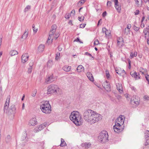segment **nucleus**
Returning a JSON list of instances; mask_svg holds the SVG:
<instances>
[{"instance_id": "1", "label": "nucleus", "mask_w": 149, "mask_h": 149, "mask_svg": "<svg viewBox=\"0 0 149 149\" xmlns=\"http://www.w3.org/2000/svg\"><path fill=\"white\" fill-rule=\"evenodd\" d=\"M83 117L86 121L91 124H93L102 119L101 115L90 109L84 111Z\"/></svg>"}, {"instance_id": "2", "label": "nucleus", "mask_w": 149, "mask_h": 149, "mask_svg": "<svg viewBox=\"0 0 149 149\" xmlns=\"http://www.w3.org/2000/svg\"><path fill=\"white\" fill-rule=\"evenodd\" d=\"M70 118L76 125H81V116L78 111H75L72 112L70 116Z\"/></svg>"}, {"instance_id": "3", "label": "nucleus", "mask_w": 149, "mask_h": 149, "mask_svg": "<svg viewBox=\"0 0 149 149\" xmlns=\"http://www.w3.org/2000/svg\"><path fill=\"white\" fill-rule=\"evenodd\" d=\"M61 89L59 86L56 85L52 84L49 85L47 87V94H51L54 93L55 94H60Z\"/></svg>"}, {"instance_id": "4", "label": "nucleus", "mask_w": 149, "mask_h": 149, "mask_svg": "<svg viewBox=\"0 0 149 149\" xmlns=\"http://www.w3.org/2000/svg\"><path fill=\"white\" fill-rule=\"evenodd\" d=\"M40 108L42 112L45 113H50L51 111V107L49 102L45 101L40 105Z\"/></svg>"}, {"instance_id": "5", "label": "nucleus", "mask_w": 149, "mask_h": 149, "mask_svg": "<svg viewBox=\"0 0 149 149\" xmlns=\"http://www.w3.org/2000/svg\"><path fill=\"white\" fill-rule=\"evenodd\" d=\"M108 135L106 131H103L100 132L98 137L99 141L102 143H105L109 140Z\"/></svg>"}, {"instance_id": "6", "label": "nucleus", "mask_w": 149, "mask_h": 149, "mask_svg": "<svg viewBox=\"0 0 149 149\" xmlns=\"http://www.w3.org/2000/svg\"><path fill=\"white\" fill-rule=\"evenodd\" d=\"M47 125V123H44L42 124H41L35 127L33 130V132H34L37 133L41 131L46 127Z\"/></svg>"}, {"instance_id": "7", "label": "nucleus", "mask_w": 149, "mask_h": 149, "mask_svg": "<svg viewBox=\"0 0 149 149\" xmlns=\"http://www.w3.org/2000/svg\"><path fill=\"white\" fill-rule=\"evenodd\" d=\"M123 116H120L116 120L115 124L117 125H119L123 126V125L124 123V120L123 118Z\"/></svg>"}, {"instance_id": "8", "label": "nucleus", "mask_w": 149, "mask_h": 149, "mask_svg": "<svg viewBox=\"0 0 149 149\" xmlns=\"http://www.w3.org/2000/svg\"><path fill=\"white\" fill-rule=\"evenodd\" d=\"M140 101V98L139 97L136 95H134L131 98V102L132 104L133 103L137 105L139 104Z\"/></svg>"}, {"instance_id": "9", "label": "nucleus", "mask_w": 149, "mask_h": 149, "mask_svg": "<svg viewBox=\"0 0 149 149\" xmlns=\"http://www.w3.org/2000/svg\"><path fill=\"white\" fill-rule=\"evenodd\" d=\"M123 126L115 124L113 127V130L116 132L119 133L122 131L124 128Z\"/></svg>"}, {"instance_id": "10", "label": "nucleus", "mask_w": 149, "mask_h": 149, "mask_svg": "<svg viewBox=\"0 0 149 149\" xmlns=\"http://www.w3.org/2000/svg\"><path fill=\"white\" fill-rule=\"evenodd\" d=\"M145 138L146 140L145 145L147 146L149 144V131H146L145 133Z\"/></svg>"}, {"instance_id": "11", "label": "nucleus", "mask_w": 149, "mask_h": 149, "mask_svg": "<svg viewBox=\"0 0 149 149\" xmlns=\"http://www.w3.org/2000/svg\"><path fill=\"white\" fill-rule=\"evenodd\" d=\"M10 100V97L9 96L6 99V102L4 105V112H5L6 111H7L9 107Z\"/></svg>"}, {"instance_id": "12", "label": "nucleus", "mask_w": 149, "mask_h": 149, "mask_svg": "<svg viewBox=\"0 0 149 149\" xmlns=\"http://www.w3.org/2000/svg\"><path fill=\"white\" fill-rule=\"evenodd\" d=\"M16 108L15 105H12L8 109V112L10 113L15 114L16 113Z\"/></svg>"}, {"instance_id": "13", "label": "nucleus", "mask_w": 149, "mask_h": 149, "mask_svg": "<svg viewBox=\"0 0 149 149\" xmlns=\"http://www.w3.org/2000/svg\"><path fill=\"white\" fill-rule=\"evenodd\" d=\"M104 87L106 91L107 92L110 91H111L110 86L109 82L107 81H106L104 83Z\"/></svg>"}, {"instance_id": "14", "label": "nucleus", "mask_w": 149, "mask_h": 149, "mask_svg": "<svg viewBox=\"0 0 149 149\" xmlns=\"http://www.w3.org/2000/svg\"><path fill=\"white\" fill-rule=\"evenodd\" d=\"M54 80L53 74L50 75L45 79V82L47 84L50 83Z\"/></svg>"}, {"instance_id": "15", "label": "nucleus", "mask_w": 149, "mask_h": 149, "mask_svg": "<svg viewBox=\"0 0 149 149\" xmlns=\"http://www.w3.org/2000/svg\"><path fill=\"white\" fill-rule=\"evenodd\" d=\"M37 123L36 119L33 118L29 120L28 124L30 126H34L37 124Z\"/></svg>"}, {"instance_id": "16", "label": "nucleus", "mask_w": 149, "mask_h": 149, "mask_svg": "<svg viewBox=\"0 0 149 149\" xmlns=\"http://www.w3.org/2000/svg\"><path fill=\"white\" fill-rule=\"evenodd\" d=\"M115 3V7L118 12H120L121 10L120 5L119 4L118 0H116L114 1Z\"/></svg>"}, {"instance_id": "17", "label": "nucleus", "mask_w": 149, "mask_h": 149, "mask_svg": "<svg viewBox=\"0 0 149 149\" xmlns=\"http://www.w3.org/2000/svg\"><path fill=\"white\" fill-rule=\"evenodd\" d=\"M29 56L27 53H25L23 54L22 56V61L23 63H25L28 59Z\"/></svg>"}, {"instance_id": "18", "label": "nucleus", "mask_w": 149, "mask_h": 149, "mask_svg": "<svg viewBox=\"0 0 149 149\" xmlns=\"http://www.w3.org/2000/svg\"><path fill=\"white\" fill-rule=\"evenodd\" d=\"M130 74L133 77H134L135 79H138L140 78L139 73H137L136 72H134L133 73L131 72Z\"/></svg>"}, {"instance_id": "19", "label": "nucleus", "mask_w": 149, "mask_h": 149, "mask_svg": "<svg viewBox=\"0 0 149 149\" xmlns=\"http://www.w3.org/2000/svg\"><path fill=\"white\" fill-rule=\"evenodd\" d=\"M86 75L88 79L91 81H94V78L92 73L90 72H88Z\"/></svg>"}, {"instance_id": "20", "label": "nucleus", "mask_w": 149, "mask_h": 149, "mask_svg": "<svg viewBox=\"0 0 149 149\" xmlns=\"http://www.w3.org/2000/svg\"><path fill=\"white\" fill-rule=\"evenodd\" d=\"M117 89L120 93L123 92V87L121 84H116Z\"/></svg>"}, {"instance_id": "21", "label": "nucleus", "mask_w": 149, "mask_h": 149, "mask_svg": "<svg viewBox=\"0 0 149 149\" xmlns=\"http://www.w3.org/2000/svg\"><path fill=\"white\" fill-rule=\"evenodd\" d=\"M28 29L25 30L24 33L21 37L22 38L25 39L27 38L28 33Z\"/></svg>"}, {"instance_id": "22", "label": "nucleus", "mask_w": 149, "mask_h": 149, "mask_svg": "<svg viewBox=\"0 0 149 149\" xmlns=\"http://www.w3.org/2000/svg\"><path fill=\"white\" fill-rule=\"evenodd\" d=\"M44 47H45L44 45H42V44H40L39 46L38 47V51L39 52H42L44 50Z\"/></svg>"}, {"instance_id": "23", "label": "nucleus", "mask_w": 149, "mask_h": 149, "mask_svg": "<svg viewBox=\"0 0 149 149\" xmlns=\"http://www.w3.org/2000/svg\"><path fill=\"white\" fill-rule=\"evenodd\" d=\"M71 66L66 65L63 67V69L66 72H69L71 70Z\"/></svg>"}, {"instance_id": "24", "label": "nucleus", "mask_w": 149, "mask_h": 149, "mask_svg": "<svg viewBox=\"0 0 149 149\" xmlns=\"http://www.w3.org/2000/svg\"><path fill=\"white\" fill-rule=\"evenodd\" d=\"M84 70V67L81 65H79L77 69V70L78 72H81Z\"/></svg>"}, {"instance_id": "25", "label": "nucleus", "mask_w": 149, "mask_h": 149, "mask_svg": "<svg viewBox=\"0 0 149 149\" xmlns=\"http://www.w3.org/2000/svg\"><path fill=\"white\" fill-rule=\"evenodd\" d=\"M91 145V143H85L81 144V146L83 147H85V148H89Z\"/></svg>"}, {"instance_id": "26", "label": "nucleus", "mask_w": 149, "mask_h": 149, "mask_svg": "<svg viewBox=\"0 0 149 149\" xmlns=\"http://www.w3.org/2000/svg\"><path fill=\"white\" fill-rule=\"evenodd\" d=\"M11 56H13L18 54V52L15 50H13L11 51L10 53Z\"/></svg>"}, {"instance_id": "27", "label": "nucleus", "mask_w": 149, "mask_h": 149, "mask_svg": "<svg viewBox=\"0 0 149 149\" xmlns=\"http://www.w3.org/2000/svg\"><path fill=\"white\" fill-rule=\"evenodd\" d=\"M66 145V144L65 141L64 140L62 139H61V143L60 145V146L61 147L65 146Z\"/></svg>"}, {"instance_id": "28", "label": "nucleus", "mask_w": 149, "mask_h": 149, "mask_svg": "<svg viewBox=\"0 0 149 149\" xmlns=\"http://www.w3.org/2000/svg\"><path fill=\"white\" fill-rule=\"evenodd\" d=\"M137 53L136 52H134V53L131 52L130 53V58L131 59L133 58L134 57H136L137 55Z\"/></svg>"}, {"instance_id": "29", "label": "nucleus", "mask_w": 149, "mask_h": 149, "mask_svg": "<svg viewBox=\"0 0 149 149\" xmlns=\"http://www.w3.org/2000/svg\"><path fill=\"white\" fill-rule=\"evenodd\" d=\"M53 61L52 60H49L47 63V67L50 68L53 65Z\"/></svg>"}, {"instance_id": "30", "label": "nucleus", "mask_w": 149, "mask_h": 149, "mask_svg": "<svg viewBox=\"0 0 149 149\" xmlns=\"http://www.w3.org/2000/svg\"><path fill=\"white\" fill-rule=\"evenodd\" d=\"M56 26L55 24L53 25L52 26V29L51 31H53V33L55 32L56 31Z\"/></svg>"}, {"instance_id": "31", "label": "nucleus", "mask_w": 149, "mask_h": 149, "mask_svg": "<svg viewBox=\"0 0 149 149\" xmlns=\"http://www.w3.org/2000/svg\"><path fill=\"white\" fill-rule=\"evenodd\" d=\"M117 43L119 42H124V41L123 38L122 37H119L117 38Z\"/></svg>"}, {"instance_id": "32", "label": "nucleus", "mask_w": 149, "mask_h": 149, "mask_svg": "<svg viewBox=\"0 0 149 149\" xmlns=\"http://www.w3.org/2000/svg\"><path fill=\"white\" fill-rule=\"evenodd\" d=\"M105 36L107 38H109L110 36V31L109 30H107L105 33Z\"/></svg>"}, {"instance_id": "33", "label": "nucleus", "mask_w": 149, "mask_h": 149, "mask_svg": "<svg viewBox=\"0 0 149 149\" xmlns=\"http://www.w3.org/2000/svg\"><path fill=\"white\" fill-rule=\"evenodd\" d=\"M11 139V137L9 135H8L7 136V137L6 138V141L7 143L8 142L10 141Z\"/></svg>"}, {"instance_id": "34", "label": "nucleus", "mask_w": 149, "mask_h": 149, "mask_svg": "<svg viewBox=\"0 0 149 149\" xmlns=\"http://www.w3.org/2000/svg\"><path fill=\"white\" fill-rule=\"evenodd\" d=\"M27 134L26 132V131H24V136H23L22 137V141L24 140L26 138L27 136Z\"/></svg>"}, {"instance_id": "35", "label": "nucleus", "mask_w": 149, "mask_h": 149, "mask_svg": "<svg viewBox=\"0 0 149 149\" xmlns=\"http://www.w3.org/2000/svg\"><path fill=\"white\" fill-rule=\"evenodd\" d=\"M85 55H86L89 56H90L91 57V58H90V59L93 60V57L92 56L91 54L88 52H86L85 54Z\"/></svg>"}, {"instance_id": "36", "label": "nucleus", "mask_w": 149, "mask_h": 149, "mask_svg": "<svg viewBox=\"0 0 149 149\" xmlns=\"http://www.w3.org/2000/svg\"><path fill=\"white\" fill-rule=\"evenodd\" d=\"M31 7V6L29 5L27 6L24 9V12H26L27 11L29 10L30 9Z\"/></svg>"}, {"instance_id": "37", "label": "nucleus", "mask_w": 149, "mask_h": 149, "mask_svg": "<svg viewBox=\"0 0 149 149\" xmlns=\"http://www.w3.org/2000/svg\"><path fill=\"white\" fill-rule=\"evenodd\" d=\"M37 92V91L36 89L34 90L32 92V93L31 94V96L33 97H35L36 95Z\"/></svg>"}, {"instance_id": "38", "label": "nucleus", "mask_w": 149, "mask_h": 149, "mask_svg": "<svg viewBox=\"0 0 149 149\" xmlns=\"http://www.w3.org/2000/svg\"><path fill=\"white\" fill-rule=\"evenodd\" d=\"M130 33V30L127 29L125 28L124 30V33L127 35L128 34Z\"/></svg>"}, {"instance_id": "39", "label": "nucleus", "mask_w": 149, "mask_h": 149, "mask_svg": "<svg viewBox=\"0 0 149 149\" xmlns=\"http://www.w3.org/2000/svg\"><path fill=\"white\" fill-rule=\"evenodd\" d=\"M84 17L83 16H82L81 17H78V19L80 22H82L84 19Z\"/></svg>"}, {"instance_id": "40", "label": "nucleus", "mask_w": 149, "mask_h": 149, "mask_svg": "<svg viewBox=\"0 0 149 149\" xmlns=\"http://www.w3.org/2000/svg\"><path fill=\"white\" fill-rule=\"evenodd\" d=\"M60 56V53H57L56 54L55 59L56 60H58Z\"/></svg>"}, {"instance_id": "41", "label": "nucleus", "mask_w": 149, "mask_h": 149, "mask_svg": "<svg viewBox=\"0 0 149 149\" xmlns=\"http://www.w3.org/2000/svg\"><path fill=\"white\" fill-rule=\"evenodd\" d=\"M106 77L107 79H108L109 77L110 76V75L109 74V71L107 70H106Z\"/></svg>"}, {"instance_id": "42", "label": "nucleus", "mask_w": 149, "mask_h": 149, "mask_svg": "<svg viewBox=\"0 0 149 149\" xmlns=\"http://www.w3.org/2000/svg\"><path fill=\"white\" fill-rule=\"evenodd\" d=\"M145 78L148 82V84H149V75L148 74H146L145 75Z\"/></svg>"}, {"instance_id": "43", "label": "nucleus", "mask_w": 149, "mask_h": 149, "mask_svg": "<svg viewBox=\"0 0 149 149\" xmlns=\"http://www.w3.org/2000/svg\"><path fill=\"white\" fill-rule=\"evenodd\" d=\"M133 28L134 29L135 31H138L139 30V28L138 27H137L135 25H134L133 26Z\"/></svg>"}, {"instance_id": "44", "label": "nucleus", "mask_w": 149, "mask_h": 149, "mask_svg": "<svg viewBox=\"0 0 149 149\" xmlns=\"http://www.w3.org/2000/svg\"><path fill=\"white\" fill-rule=\"evenodd\" d=\"M99 40L97 39H96L95 40L94 44L95 45H97L99 44Z\"/></svg>"}, {"instance_id": "45", "label": "nucleus", "mask_w": 149, "mask_h": 149, "mask_svg": "<svg viewBox=\"0 0 149 149\" xmlns=\"http://www.w3.org/2000/svg\"><path fill=\"white\" fill-rule=\"evenodd\" d=\"M136 3L139 5V3H141L142 2V0H135Z\"/></svg>"}, {"instance_id": "46", "label": "nucleus", "mask_w": 149, "mask_h": 149, "mask_svg": "<svg viewBox=\"0 0 149 149\" xmlns=\"http://www.w3.org/2000/svg\"><path fill=\"white\" fill-rule=\"evenodd\" d=\"M74 41H76L77 42H79L81 43H83V42H82L80 41V39L78 38H77V39Z\"/></svg>"}, {"instance_id": "47", "label": "nucleus", "mask_w": 149, "mask_h": 149, "mask_svg": "<svg viewBox=\"0 0 149 149\" xmlns=\"http://www.w3.org/2000/svg\"><path fill=\"white\" fill-rule=\"evenodd\" d=\"M32 67H29L28 70V72L29 73H30L32 71Z\"/></svg>"}, {"instance_id": "48", "label": "nucleus", "mask_w": 149, "mask_h": 149, "mask_svg": "<svg viewBox=\"0 0 149 149\" xmlns=\"http://www.w3.org/2000/svg\"><path fill=\"white\" fill-rule=\"evenodd\" d=\"M86 25V24H81L80 25V28H84L85 27Z\"/></svg>"}, {"instance_id": "49", "label": "nucleus", "mask_w": 149, "mask_h": 149, "mask_svg": "<svg viewBox=\"0 0 149 149\" xmlns=\"http://www.w3.org/2000/svg\"><path fill=\"white\" fill-rule=\"evenodd\" d=\"M70 17V14L68 13V14L67 15H66L65 16V18H66L67 19H68Z\"/></svg>"}, {"instance_id": "50", "label": "nucleus", "mask_w": 149, "mask_h": 149, "mask_svg": "<svg viewBox=\"0 0 149 149\" xmlns=\"http://www.w3.org/2000/svg\"><path fill=\"white\" fill-rule=\"evenodd\" d=\"M54 33L55 32L53 33V31H50L49 33V36L52 37L53 36V35L54 34Z\"/></svg>"}, {"instance_id": "51", "label": "nucleus", "mask_w": 149, "mask_h": 149, "mask_svg": "<svg viewBox=\"0 0 149 149\" xmlns=\"http://www.w3.org/2000/svg\"><path fill=\"white\" fill-rule=\"evenodd\" d=\"M144 98L145 100H149V97L147 95H145L144 96Z\"/></svg>"}, {"instance_id": "52", "label": "nucleus", "mask_w": 149, "mask_h": 149, "mask_svg": "<svg viewBox=\"0 0 149 149\" xmlns=\"http://www.w3.org/2000/svg\"><path fill=\"white\" fill-rule=\"evenodd\" d=\"M131 27V25L130 24H128L127 25V29L130 30V29Z\"/></svg>"}, {"instance_id": "53", "label": "nucleus", "mask_w": 149, "mask_h": 149, "mask_svg": "<svg viewBox=\"0 0 149 149\" xmlns=\"http://www.w3.org/2000/svg\"><path fill=\"white\" fill-rule=\"evenodd\" d=\"M111 3L110 1H108L107 3V5L108 6L110 7L111 6Z\"/></svg>"}, {"instance_id": "54", "label": "nucleus", "mask_w": 149, "mask_h": 149, "mask_svg": "<svg viewBox=\"0 0 149 149\" xmlns=\"http://www.w3.org/2000/svg\"><path fill=\"white\" fill-rule=\"evenodd\" d=\"M85 1L84 0H81L79 2V3H80L81 4H83Z\"/></svg>"}, {"instance_id": "55", "label": "nucleus", "mask_w": 149, "mask_h": 149, "mask_svg": "<svg viewBox=\"0 0 149 149\" xmlns=\"http://www.w3.org/2000/svg\"><path fill=\"white\" fill-rule=\"evenodd\" d=\"M107 30L105 28H103L102 29V32L103 33H105Z\"/></svg>"}, {"instance_id": "56", "label": "nucleus", "mask_w": 149, "mask_h": 149, "mask_svg": "<svg viewBox=\"0 0 149 149\" xmlns=\"http://www.w3.org/2000/svg\"><path fill=\"white\" fill-rule=\"evenodd\" d=\"M59 36V34L58 33H56L55 34V35L54 36V38H55L56 39L58 36Z\"/></svg>"}, {"instance_id": "57", "label": "nucleus", "mask_w": 149, "mask_h": 149, "mask_svg": "<svg viewBox=\"0 0 149 149\" xmlns=\"http://www.w3.org/2000/svg\"><path fill=\"white\" fill-rule=\"evenodd\" d=\"M139 13V11L138 10H136V11L134 12L135 15H138Z\"/></svg>"}, {"instance_id": "58", "label": "nucleus", "mask_w": 149, "mask_h": 149, "mask_svg": "<svg viewBox=\"0 0 149 149\" xmlns=\"http://www.w3.org/2000/svg\"><path fill=\"white\" fill-rule=\"evenodd\" d=\"M33 31L34 33H36L38 31V29L36 28L35 27V28H33Z\"/></svg>"}, {"instance_id": "59", "label": "nucleus", "mask_w": 149, "mask_h": 149, "mask_svg": "<svg viewBox=\"0 0 149 149\" xmlns=\"http://www.w3.org/2000/svg\"><path fill=\"white\" fill-rule=\"evenodd\" d=\"M33 64V61L29 63V65L30 67H32Z\"/></svg>"}, {"instance_id": "60", "label": "nucleus", "mask_w": 149, "mask_h": 149, "mask_svg": "<svg viewBox=\"0 0 149 149\" xmlns=\"http://www.w3.org/2000/svg\"><path fill=\"white\" fill-rule=\"evenodd\" d=\"M107 13L106 11H104L102 13V15L103 17H105L107 15Z\"/></svg>"}, {"instance_id": "61", "label": "nucleus", "mask_w": 149, "mask_h": 149, "mask_svg": "<svg viewBox=\"0 0 149 149\" xmlns=\"http://www.w3.org/2000/svg\"><path fill=\"white\" fill-rule=\"evenodd\" d=\"M109 96L110 98V99L112 101H114V98H113L110 95H109Z\"/></svg>"}, {"instance_id": "62", "label": "nucleus", "mask_w": 149, "mask_h": 149, "mask_svg": "<svg viewBox=\"0 0 149 149\" xmlns=\"http://www.w3.org/2000/svg\"><path fill=\"white\" fill-rule=\"evenodd\" d=\"M116 97H117V99L119 100L121 98V97L119 95H118L117 96H116Z\"/></svg>"}, {"instance_id": "63", "label": "nucleus", "mask_w": 149, "mask_h": 149, "mask_svg": "<svg viewBox=\"0 0 149 149\" xmlns=\"http://www.w3.org/2000/svg\"><path fill=\"white\" fill-rule=\"evenodd\" d=\"M124 42H119L118 43H117V44L118 45H121L122 46V45H123V43Z\"/></svg>"}, {"instance_id": "64", "label": "nucleus", "mask_w": 149, "mask_h": 149, "mask_svg": "<svg viewBox=\"0 0 149 149\" xmlns=\"http://www.w3.org/2000/svg\"><path fill=\"white\" fill-rule=\"evenodd\" d=\"M131 88L132 90H133L135 91L136 90V89L134 86H132L131 87Z\"/></svg>"}]
</instances>
